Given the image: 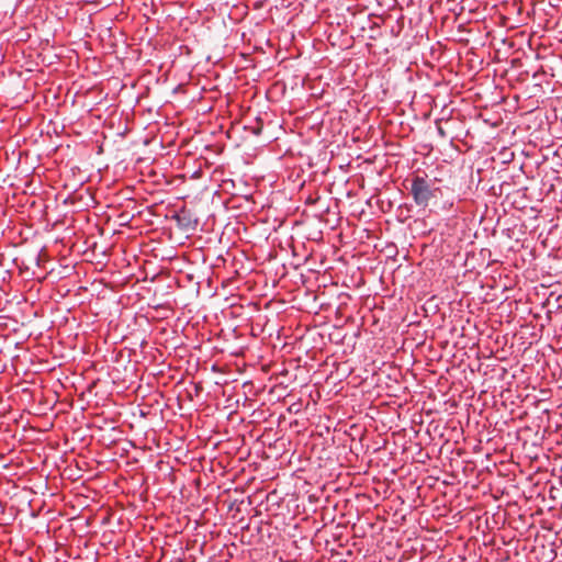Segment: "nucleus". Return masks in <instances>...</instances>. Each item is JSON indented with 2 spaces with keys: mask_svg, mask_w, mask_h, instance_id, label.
<instances>
[{
  "mask_svg": "<svg viewBox=\"0 0 562 562\" xmlns=\"http://www.w3.org/2000/svg\"><path fill=\"white\" fill-rule=\"evenodd\" d=\"M170 562H184L182 559H176V560H172Z\"/></svg>",
  "mask_w": 562,
  "mask_h": 562,
  "instance_id": "4",
  "label": "nucleus"
},
{
  "mask_svg": "<svg viewBox=\"0 0 562 562\" xmlns=\"http://www.w3.org/2000/svg\"><path fill=\"white\" fill-rule=\"evenodd\" d=\"M178 225L183 229H195L199 222L191 212L187 209H181L180 212L175 216Z\"/></svg>",
  "mask_w": 562,
  "mask_h": 562,
  "instance_id": "2",
  "label": "nucleus"
},
{
  "mask_svg": "<svg viewBox=\"0 0 562 562\" xmlns=\"http://www.w3.org/2000/svg\"><path fill=\"white\" fill-rule=\"evenodd\" d=\"M438 133L443 137L446 134H445V131L441 126H438Z\"/></svg>",
  "mask_w": 562,
  "mask_h": 562,
  "instance_id": "3",
  "label": "nucleus"
},
{
  "mask_svg": "<svg viewBox=\"0 0 562 562\" xmlns=\"http://www.w3.org/2000/svg\"><path fill=\"white\" fill-rule=\"evenodd\" d=\"M409 192L416 205L426 209L432 199L438 198L441 190L440 188L435 187L434 183L426 178L415 176L411 180Z\"/></svg>",
  "mask_w": 562,
  "mask_h": 562,
  "instance_id": "1",
  "label": "nucleus"
}]
</instances>
